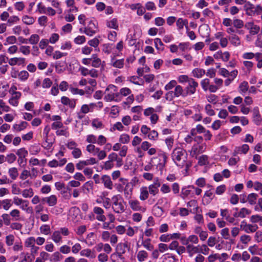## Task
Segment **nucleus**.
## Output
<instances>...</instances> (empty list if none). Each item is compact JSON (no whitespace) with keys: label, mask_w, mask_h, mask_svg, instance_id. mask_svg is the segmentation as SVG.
I'll list each match as a JSON object with an SVG mask.
<instances>
[{"label":"nucleus","mask_w":262,"mask_h":262,"mask_svg":"<svg viewBox=\"0 0 262 262\" xmlns=\"http://www.w3.org/2000/svg\"><path fill=\"white\" fill-rule=\"evenodd\" d=\"M128 200L129 207L134 211L144 212L146 210V208L141 205L140 201L138 200L131 198Z\"/></svg>","instance_id":"obj_10"},{"label":"nucleus","mask_w":262,"mask_h":262,"mask_svg":"<svg viewBox=\"0 0 262 262\" xmlns=\"http://www.w3.org/2000/svg\"><path fill=\"white\" fill-rule=\"evenodd\" d=\"M51 239L56 244H60L62 242V236L59 230H56L53 232Z\"/></svg>","instance_id":"obj_32"},{"label":"nucleus","mask_w":262,"mask_h":262,"mask_svg":"<svg viewBox=\"0 0 262 262\" xmlns=\"http://www.w3.org/2000/svg\"><path fill=\"white\" fill-rule=\"evenodd\" d=\"M94 213L97 215L96 219L101 222H104L106 220L105 216L103 214L104 210L99 207H94L93 208Z\"/></svg>","instance_id":"obj_15"},{"label":"nucleus","mask_w":262,"mask_h":262,"mask_svg":"<svg viewBox=\"0 0 262 262\" xmlns=\"http://www.w3.org/2000/svg\"><path fill=\"white\" fill-rule=\"evenodd\" d=\"M245 27L249 30V33L252 35L257 34L260 30V27L252 21L247 23L245 24Z\"/></svg>","instance_id":"obj_13"},{"label":"nucleus","mask_w":262,"mask_h":262,"mask_svg":"<svg viewBox=\"0 0 262 262\" xmlns=\"http://www.w3.org/2000/svg\"><path fill=\"white\" fill-rule=\"evenodd\" d=\"M130 137L127 134H122L119 138V142L123 144H126L129 142Z\"/></svg>","instance_id":"obj_61"},{"label":"nucleus","mask_w":262,"mask_h":262,"mask_svg":"<svg viewBox=\"0 0 262 262\" xmlns=\"http://www.w3.org/2000/svg\"><path fill=\"white\" fill-rule=\"evenodd\" d=\"M123 184L125 185L124 187V195L125 199H129L133 194V185L129 182L125 183L124 182Z\"/></svg>","instance_id":"obj_14"},{"label":"nucleus","mask_w":262,"mask_h":262,"mask_svg":"<svg viewBox=\"0 0 262 262\" xmlns=\"http://www.w3.org/2000/svg\"><path fill=\"white\" fill-rule=\"evenodd\" d=\"M104 61H102L97 54H92L91 56V64L94 68H99Z\"/></svg>","instance_id":"obj_24"},{"label":"nucleus","mask_w":262,"mask_h":262,"mask_svg":"<svg viewBox=\"0 0 262 262\" xmlns=\"http://www.w3.org/2000/svg\"><path fill=\"white\" fill-rule=\"evenodd\" d=\"M15 237L13 235L9 234L6 236L5 242L7 246H11L14 243Z\"/></svg>","instance_id":"obj_55"},{"label":"nucleus","mask_w":262,"mask_h":262,"mask_svg":"<svg viewBox=\"0 0 262 262\" xmlns=\"http://www.w3.org/2000/svg\"><path fill=\"white\" fill-rule=\"evenodd\" d=\"M198 86L199 83L195 79L192 78L191 80H189V82H187V86L184 89L186 96L192 95L195 94Z\"/></svg>","instance_id":"obj_7"},{"label":"nucleus","mask_w":262,"mask_h":262,"mask_svg":"<svg viewBox=\"0 0 262 262\" xmlns=\"http://www.w3.org/2000/svg\"><path fill=\"white\" fill-rule=\"evenodd\" d=\"M20 258H21L19 262H32L34 260V257L28 252H23L20 254Z\"/></svg>","instance_id":"obj_28"},{"label":"nucleus","mask_w":262,"mask_h":262,"mask_svg":"<svg viewBox=\"0 0 262 262\" xmlns=\"http://www.w3.org/2000/svg\"><path fill=\"white\" fill-rule=\"evenodd\" d=\"M97 163V160L95 158L92 157L85 160L79 161V162L76 164V167L78 170H81L86 166L93 165Z\"/></svg>","instance_id":"obj_9"},{"label":"nucleus","mask_w":262,"mask_h":262,"mask_svg":"<svg viewBox=\"0 0 262 262\" xmlns=\"http://www.w3.org/2000/svg\"><path fill=\"white\" fill-rule=\"evenodd\" d=\"M253 118L254 123L257 125H259L261 122V116L258 107H255L253 110Z\"/></svg>","instance_id":"obj_25"},{"label":"nucleus","mask_w":262,"mask_h":262,"mask_svg":"<svg viewBox=\"0 0 262 262\" xmlns=\"http://www.w3.org/2000/svg\"><path fill=\"white\" fill-rule=\"evenodd\" d=\"M92 125L96 128H102L103 127V123L99 119H94L92 120Z\"/></svg>","instance_id":"obj_58"},{"label":"nucleus","mask_w":262,"mask_h":262,"mask_svg":"<svg viewBox=\"0 0 262 262\" xmlns=\"http://www.w3.org/2000/svg\"><path fill=\"white\" fill-rule=\"evenodd\" d=\"M251 213V211L246 208H242L241 209L239 212L238 213V217L241 218L245 217L247 215Z\"/></svg>","instance_id":"obj_56"},{"label":"nucleus","mask_w":262,"mask_h":262,"mask_svg":"<svg viewBox=\"0 0 262 262\" xmlns=\"http://www.w3.org/2000/svg\"><path fill=\"white\" fill-rule=\"evenodd\" d=\"M41 233L44 235H49L51 233V229L49 225L44 224L41 225L39 228Z\"/></svg>","instance_id":"obj_47"},{"label":"nucleus","mask_w":262,"mask_h":262,"mask_svg":"<svg viewBox=\"0 0 262 262\" xmlns=\"http://www.w3.org/2000/svg\"><path fill=\"white\" fill-rule=\"evenodd\" d=\"M16 154L19 158H26L28 156V152L25 148L22 147L17 150Z\"/></svg>","instance_id":"obj_49"},{"label":"nucleus","mask_w":262,"mask_h":262,"mask_svg":"<svg viewBox=\"0 0 262 262\" xmlns=\"http://www.w3.org/2000/svg\"><path fill=\"white\" fill-rule=\"evenodd\" d=\"M124 64V59H116L115 58H113L111 60V65L118 69H122Z\"/></svg>","instance_id":"obj_33"},{"label":"nucleus","mask_w":262,"mask_h":262,"mask_svg":"<svg viewBox=\"0 0 262 262\" xmlns=\"http://www.w3.org/2000/svg\"><path fill=\"white\" fill-rule=\"evenodd\" d=\"M206 129L201 124H198L195 128L190 130V134L191 136H194L198 134L204 133Z\"/></svg>","instance_id":"obj_29"},{"label":"nucleus","mask_w":262,"mask_h":262,"mask_svg":"<svg viewBox=\"0 0 262 262\" xmlns=\"http://www.w3.org/2000/svg\"><path fill=\"white\" fill-rule=\"evenodd\" d=\"M56 134L57 136L68 137L69 136V133L68 132V127L63 126V127L60 128V129H57L56 131Z\"/></svg>","instance_id":"obj_50"},{"label":"nucleus","mask_w":262,"mask_h":262,"mask_svg":"<svg viewBox=\"0 0 262 262\" xmlns=\"http://www.w3.org/2000/svg\"><path fill=\"white\" fill-rule=\"evenodd\" d=\"M101 180L105 188L110 190H112L113 189V182L109 176L106 174L103 175L101 177Z\"/></svg>","instance_id":"obj_19"},{"label":"nucleus","mask_w":262,"mask_h":262,"mask_svg":"<svg viewBox=\"0 0 262 262\" xmlns=\"http://www.w3.org/2000/svg\"><path fill=\"white\" fill-rule=\"evenodd\" d=\"M8 172L9 177L13 180H15L18 176V171L16 167L10 168Z\"/></svg>","instance_id":"obj_38"},{"label":"nucleus","mask_w":262,"mask_h":262,"mask_svg":"<svg viewBox=\"0 0 262 262\" xmlns=\"http://www.w3.org/2000/svg\"><path fill=\"white\" fill-rule=\"evenodd\" d=\"M39 39L40 38L39 35L35 34H32L28 40L29 41L30 43L32 45H35L38 43V42L39 40Z\"/></svg>","instance_id":"obj_57"},{"label":"nucleus","mask_w":262,"mask_h":262,"mask_svg":"<svg viewBox=\"0 0 262 262\" xmlns=\"http://www.w3.org/2000/svg\"><path fill=\"white\" fill-rule=\"evenodd\" d=\"M1 204L2 205V208L5 210H9L12 205L11 200L10 199H5L2 200V203Z\"/></svg>","instance_id":"obj_51"},{"label":"nucleus","mask_w":262,"mask_h":262,"mask_svg":"<svg viewBox=\"0 0 262 262\" xmlns=\"http://www.w3.org/2000/svg\"><path fill=\"white\" fill-rule=\"evenodd\" d=\"M176 26L179 31L182 30L184 26L186 27V30H188V20L186 19L178 18L176 21Z\"/></svg>","instance_id":"obj_26"},{"label":"nucleus","mask_w":262,"mask_h":262,"mask_svg":"<svg viewBox=\"0 0 262 262\" xmlns=\"http://www.w3.org/2000/svg\"><path fill=\"white\" fill-rule=\"evenodd\" d=\"M99 148L96 147L94 144H90L86 147V151L91 154H92L93 156H96L97 152L98 151Z\"/></svg>","instance_id":"obj_45"},{"label":"nucleus","mask_w":262,"mask_h":262,"mask_svg":"<svg viewBox=\"0 0 262 262\" xmlns=\"http://www.w3.org/2000/svg\"><path fill=\"white\" fill-rule=\"evenodd\" d=\"M201 85L204 91H207L210 85V80L208 78H205L202 80Z\"/></svg>","instance_id":"obj_54"},{"label":"nucleus","mask_w":262,"mask_h":262,"mask_svg":"<svg viewBox=\"0 0 262 262\" xmlns=\"http://www.w3.org/2000/svg\"><path fill=\"white\" fill-rule=\"evenodd\" d=\"M186 249L188 255L192 257L194 254L200 253V245H188L186 246Z\"/></svg>","instance_id":"obj_17"},{"label":"nucleus","mask_w":262,"mask_h":262,"mask_svg":"<svg viewBox=\"0 0 262 262\" xmlns=\"http://www.w3.org/2000/svg\"><path fill=\"white\" fill-rule=\"evenodd\" d=\"M137 257L139 261H144L148 257V253L144 250H141L138 252Z\"/></svg>","instance_id":"obj_41"},{"label":"nucleus","mask_w":262,"mask_h":262,"mask_svg":"<svg viewBox=\"0 0 262 262\" xmlns=\"http://www.w3.org/2000/svg\"><path fill=\"white\" fill-rule=\"evenodd\" d=\"M46 201L49 206H53L57 204V198L55 195H51L49 197L43 199Z\"/></svg>","instance_id":"obj_36"},{"label":"nucleus","mask_w":262,"mask_h":262,"mask_svg":"<svg viewBox=\"0 0 262 262\" xmlns=\"http://www.w3.org/2000/svg\"><path fill=\"white\" fill-rule=\"evenodd\" d=\"M63 258L62 255L59 252H55L53 253L49 257V260L51 262H59Z\"/></svg>","instance_id":"obj_37"},{"label":"nucleus","mask_w":262,"mask_h":262,"mask_svg":"<svg viewBox=\"0 0 262 262\" xmlns=\"http://www.w3.org/2000/svg\"><path fill=\"white\" fill-rule=\"evenodd\" d=\"M249 149V147L247 144H243L241 146L236 147L233 152V155L236 156L238 154H246Z\"/></svg>","instance_id":"obj_23"},{"label":"nucleus","mask_w":262,"mask_h":262,"mask_svg":"<svg viewBox=\"0 0 262 262\" xmlns=\"http://www.w3.org/2000/svg\"><path fill=\"white\" fill-rule=\"evenodd\" d=\"M112 208L117 213H121L125 211L124 202L120 195H115L112 198Z\"/></svg>","instance_id":"obj_5"},{"label":"nucleus","mask_w":262,"mask_h":262,"mask_svg":"<svg viewBox=\"0 0 262 262\" xmlns=\"http://www.w3.org/2000/svg\"><path fill=\"white\" fill-rule=\"evenodd\" d=\"M104 100L106 102H118V88L114 84H109L104 91Z\"/></svg>","instance_id":"obj_3"},{"label":"nucleus","mask_w":262,"mask_h":262,"mask_svg":"<svg viewBox=\"0 0 262 262\" xmlns=\"http://www.w3.org/2000/svg\"><path fill=\"white\" fill-rule=\"evenodd\" d=\"M171 157L173 161L179 167H186L187 171L190 166V164L187 162V154L186 151L181 148H176L172 151Z\"/></svg>","instance_id":"obj_1"},{"label":"nucleus","mask_w":262,"mask_h":262,"mask_svg":"<svg viewBox=\"0 0 262 262\" xmlns=\"http://www.w3.org/2000/svg\"><path fill=\"white\" fill-rule=\"evenodd\" d=\"M167 157L164 152H160L156 157L151 158V164L157 166L160 170L162 171L165 166Z\"/></svg>","instance_id":"obj_4"},{"label":"nucleus","mask_w":262,"mask_h":262,"mask_svg":"<svg viewBox=\"0 0 262 262\" xmlns=\"http://www.w3.org/2000/svg\"><path fill=\"white\" fill-rule=\"evenodd\" d=\"M61 102L63 105H68L71 108H74L76 106V100L70 99L66 96L61 97Z\"/></svg>","instance_id":"obj_21"},{"label":"nucleus","mask_w":262,"mask_h":262,"mask_svg":"<svg viewBox=\"0 0 262 262\" xmlns=\"http://www.w3.org/2000/svg\"><path fill=\"white\" fill-rule=\"evenodd\" d=\"M178 259L172 254L167 253L163 256L162 262H177Z\"/></svg>","instance_id":"obj_40"},{"label":"nucleus","mask_w":262,"mask_h":262,"mask_svg":"<svg viewBox=\"0 0 262 262\" xmlns=\"http://www.w3.org/2000/svg\"><path fill=\"white\" fill-rule=\"evenodd\" d=\"M215 197V194L213 192V189H210L205 192L203 196V200H205L206 198L208 199H206V204L209 203Z\"/></svg>","instance_id":"obj_35"},{"label":"nucleus","mask_w":262,"mask_h":262,"mask_svg":"<svg viewBox=\"0 0 262 262\" xmlns=\"http://www.w3.org/2000/svg\"><path fill=\"white\" fill-rule=\"evenodd\" d=\"M119 94V99L118 102H120L122 100L123 97L128 96L132 94V91L128 88H121L119 91H118Z\"/></svg>","instance_id":"obj_27"},{"label":"nucleus","mask_w":262,"mask_h":262,"mask_svg":"<svg viewBox=\"0 0 262 262\" xmlns=\"http://www.w3.org/2000/svg\"><path fill=\"white\" fill-rule=\"evenodd\" d=\"M22 21L26 25H31L35 22V18L32 16L26 15L22 17Z\"/></svg>","instance_id":"obj_43"},{"label":"nucleus","mask_w":262,"mask_h":262,"mask_svg":"<svg viewBox=\"0 0 262 262\" xmlns=\"http://www.w3.org/2000/svg\"><path fill=\"white\" fill-rule=\"evenodd\" d=\"M80 255L81 256H85L90 258H94L96 257L95 252L90 249H84L81 250Z\"/></svg>","instance_id":"obj_31"},{"label":"nucleus","mask_w":262,"mask_h":262,"mask_svg":"<svg viewBox=\"0 0 262 262\" xmlns=\"http://www.w3.org/2000/svg\"><path fill=\"white\" fill-rule=\"evenodd\" d=\"M206 73L205 70L201 68H195L191 72L192 76L197 78H201Z\"/></svg>","instance_id":"obj_30"},{"label":"nucleus","mask_w":262,"mask_h":262,"mask_svg":"<svg viewBox=\"0 0 262 262\" xmlns=\"http://www.w3.org/2000/svg\"><path fill=\"white\" fill-rule=\"evenodd\" d=\"M142 245L145 249L149 251H151L154 249V246L151 244V240L149 238L142 240Z\"/></svg>","instance_id":"obj_46"},{"label":"nucleus","mask_w":262,"mask_h":262,"mask_svg":"<svg viewBox=\"0 0 262 262\" xmlns=\"http://www.w3.org/2000/svg\"><path fill=\"white\" fill-rule=\"evenodd\" d=\"M221 234L225 239L231 240L230 238L229 229L228 228H224L221 231Z\"/></svg>","instance_id":"obj_52"},{"label":"nucleus","mask_w":262,"mask_h":262,"mask_svg":"<svg viewBox=\"0 0 262 262\" xmlns=\"http://www.w3.org/2000/svg\"><path fill=\"white\" fill-rule=\"evenodd\" d=\"M106 26L110 28L115 30L118 29V20L116 18H112L110 20H107L106 23Z\"/></svg>","instance_id":"obj_34"},{"label":"nucleus","mask_w":262,"mask_h":262,"mask_svg":"<svg viewBox=\"0 0 262 262\" xmlns=\"http://www.w3.org/2000/svg\"><path fill=\"white\" fill-rule=\"evenodd\" d=\"M257 198V194L255 193H251L247 196V200L250 205H254L256 203Z\"/></svg>","instance_id":"obj_44"},{"label":"nucleus","mask_w":262,"mask_h":262,"mask_svg":"<svg viewBox=\"0 0 262 262\" xmlns=\"http://www.w3.org/2000/svg\"><path fill=\"white\" fill-rule=\"evenodd\" d=\"M173 93L174 96L176 98L179 97L180 96H182V97H186L187 96L184 89H183L182 86L180 85H177L175 86Z\"/></svg>","instance_id":"obj_20"},{"label":"nucleus","mask_w":262,"mask_h":262,"mask_svg":"<svg viewBox=\"0 0 262 262\" xmlns=\"http://www.w3.org/2000/svg\"><path fill=\"white\" fill-rule=\"evenodd\" d=\"M258 228L256 224H247L245 221L241 222L240 224V229L244 231L247 233H253Z\"/></svg>","instance_id":"obj_8"},{"label":"nucleus","mask_w":262,"mask_h":262,"mask_svg":"<svg viewBox=\"0 0 262 262\" xmlns=\"http://www.w3.org/2000/svg\"><path fill=\"white\" fill-rule=\"evenodd\" d=\"M47 8L42 4L41 2L39 3L37 5L36 12L39 14H46L47 13Z\"/></svg>","instance_id":"obj_59"},{"label":"nucleus","mask_w":262,"mask_h":262,"mask_svg":"<svg viewBox=\"0 0 262 262\" xmlns=\"http://www.w3.org/2000/svg\"><path fill=\"white\" fill-rule=\"evenodd\" d=\"M249 89L248 83L247 81L242 82L239 85V92L241 94H245L247 93Z\"/></svg>","instance_id":"obj_42"},{"label":"nucleus","mask_w":262,"mask_h":262,"mask_svg":"<svg viewBox=\"0 0 262 262\" xmlns=\"http://www.w3.org/2000/svg\"><path fill=\"white\" fill-rule=\"evenodd\" d=\"M26 59L23 57H13L8 60V63L11 66H23L25 63Z\"/></svg>","instance_id":"obj_16"},{"label":"nucleus","mask_w":262,"mask_h":262,"mask_svg":"<svg viewBox=\"0 0 262 262\" xmlns=\"http://www.w3.org/2000/svg\"><path fill=\"white\" fill-rule=\"evenodd\" d=\"M10 215L13 217L14 221H18L20 219V211L16 209H13L10 212Z\"/></svg>","instance_id":"obj_60"},{"label":"nucleus","mask_w":262,"mask_h":262,"mask_svg":"<svg viewBox=\"0 0 262 262\" xmlns=\"http://www.w3.org/2000/svg\"><path fill=\"white\" fill-rule=\"evenodd\" d=\"M97 28L95 24L93 21H90L88 25L84 28L83 33L88 36H93L96 33Z\"/></svg>","instance_id":"obj_12"},{"label":"nucleus","mask_w":262,"mask_h":262,"mask_svg":"<svg viewBox=\"0 0 262 262\" xmlns=\"http://www.w3.org/2000/svg\"><path fill=\"white\" fill-rule=\"evenodd\" d=\"M229 39L231 43L234 46L237 47L241 45L239 37L236 34H232L229 37Z\"/></svg>","instance_id":"obj_39"},{"label":"nucleus","mask_w":262,"mask_h":262,"mask_svg":"<svg viewBox=\"0 0 262 262\" xmlns=\"http://www.w3.org/2000/svg\"><path fill=\"white\" fill-rule=\"evenodd\" d=\"M21 193L25 198H31L34 195L33 190L31 188L23 190Z\"/></svg>","instance_id":"obj_48"},{"label":"nucleus","mask_w":262,"mask_h":262,"mask_svg":"<svg viewBox=\"0 0 262 262\" xmlns=\"http://www.w3.org/2000/svg\"><path fill=\"white\" fill-rule=\"evenodd\" d=\"M108 160L104 163L102 168L105 170H108L112 169L114 166V162L115 161L116 166L117 167H120L123 164V160L121 158L119 157L117 154L116 152H111L108 155Z\"/></svg>","instance_id":"obj_2"},{"label":"nucleus","mask_w":262,"mask_h":262,"mask_svg":"<svg viewBox=\"0 0 262 262\" xmlns=\"http://www.w3.org/2000/svg\"><path fill=\"white\" fill-rule=\"evenodd\" d=\"M28 123L24 121H20L19 123H15L13 125L12 129L14 132H20L25 130L28 126Z\"/></svg>","instance_id":"obj_18"},{"label":"nucleus","mask_w":262,"mask_h":262,"mask_svg":"<svg viewBox=\"0 0 262 262\" xmlns=\"http://www.w3.org/2000/svg\"><path fill=\"white\" fill-rule=\"evenodd\" d=\"M149 194L147 186H142L140 189L139 199L144 201L149 198Z\"/></svg>","instance_id":"obj_22"},{"label":"nucleus","mask_w":262,"mask_h":262,"mask_svg":"<svg viewBox=\"0 0 262 262\" xmlns=\"http://www.w3.org/2000/svg\"><path fill=\"white\" fill-rule=\"evenodd\" d=\"M160 186V179L158 177L154 178L153 183L147 186L149 194L153 197H156V195L159 193V188Z\"/></svg>","instance_id":"obj_6"},{"label":"nucleus","mask_w":262,"mask_h":262,"mask_svg":"<svg viewBox=\"0 0 262 262\" xmlns=\"http://www.w3.org/2000/svg\"><path fill=\"white\" fill-rule=\"evenodd\" d=\"M29 75L27 71H21L18 74V78L21 81H25L28 78Z\"/></svg>","instance_id":"obj_62"},{"label":"nucleus","mask_w":262,"mask_h":262,"mask_svg":"<svg viewBox=\"0 0 262 262\" xmlns=\"http://www.w3.org/2000/svg\"><path fill=\"white\" fill-rule=\"evenodd\" d=\"M6 157V161L9 164L13 163L16 160V156L13 153L7 154Z\"/></svg>","instance_id":"obj_53"},{"label":"nucleus","mask_w":262,"mask_h":262,"mask_svg":"<svg viewBox=\"0 0 262 262\" xmlns=\"http://www.w3.org/2000/svg\"><path fill=\"white\" fill-rule=\"evenodd\" d=\"M183 245L187 246L188 245L198 244L199 242L198 237L194 234L189 235L187 237H183L181 238Z\"/></svg>","instance_id":"obj_11"},{"label":"nucleus","mask_w":262,"mask_h":262,"mask_svg":"<svg viewBox=\"0 0 262 262\" xmlns=\"http://www.w3.org/2000/svg\"><path fill=\"white\" fill-rule=\"evenodd\" d=\"M160 191L162 193L166 194L170 192L171 188L167 184L164 183L161 186Z\"/></svg>","instance_id":"obj_63"},{"label":"nucleus","mask_w":262,"mask_h":262,"mask_svg":"<svg viewBox=\"0 0 262 262\" xmlns=\"http://www.w3.org/2000/svg\"><path fill=\"white\" fill-rule=\"evenodd\" d=\"M221 260L220 256L217 253L210 254L207 257V260L208 262H214L216 260Z\"/></svg>","instance_id":"obj_64"}]
</instances>
